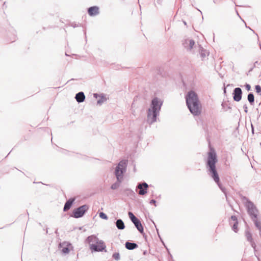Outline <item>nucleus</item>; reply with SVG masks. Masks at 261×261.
<instances>
[{"label":"nucleus","instance_id":"nucleus-1","mask_svg":"<svg viewBox=\"0 0 261 261\" xmlns=\"http://www.w3.org/2000/svg\"><path fill=\"white\" fill-rule=\"evenodd\" d=\"M218 162V156L215 149L210 147L207 152V158L205 160V167L207 175L217 184L221 190L226 194V189L224 188L220 179L216 165Z\"/></svg>","mask_w":261,"mask_h":261},{"label":"nucleus","instance_id":"nucleus-2","mask_svg":"<svg viewBox=\"0 0 261 261\" xmlns=\"http://www.w3.org/2000/svg\"><path fill=\"white\" fill-rule=\"evenodd\" d=\"M186 103L190 113L195 116L201 113L202 106L198 94L193 90H190L185 95Z\"/></svg>","mask_w":261,"mask_h":261},{"label":"nucleus","instance_id":"nucleus-3","mask_svg":"<svg viewBox=\"0 0 261 261\" xmlns=\"http://www.w3.org/2000/svg\"><path fill=\"white\" fill-rule=\"evenodd\" d=\"M163 104V100L158 97H154L151 99L147 113V122L148 124H152L156 121Z\"/></svg>","mask_w":261,"mask_h":261},{"label":"nucleus","instance_id":"nucleus-4","mask_svg":"<svg viewBox=\"0 0 261 261\" xmlns=\"http://www.w3.org/2000/svg\"><path fill=\"white\" fill-rule=\"evenodd\" d=\"M85 242L89 244V249L92 253L107 252L106 245L104 241L99 240L95 234H92L87 237Z\"/></svg>","mask_w":261,"mask_h":261},{"label":"nucleus","instance_id":"nucleus-5","mask_svg":"<svg viewBox=\"0 0 261 261\" xmlns=\"http://www.w3.org/2000/svg\"><path fill=\"white\" fill-rule=\"evenodd\" d=\"M127 165V161L123 160L120 161L117 165L114 172L117 181L111 185V189L112 190H116L119 187L123 180L124 174L126 172Z\"/></svg>","mask_w":261,"mask_h":261},{"label":"nucleus","instance_id":"nucleus-6","mask_svg":"<svg viewBox=\"0 0 261 261\" xmlns=\"http://www.w3.org/2000/svg\"><path fill=\"white\" fill-rule=\"evenodd\" d=\"M241 199L245 200V206L247 213L250 217L251 220L257 218L258 210L254 204L245 196L241 195Z\"/></svg>","mask_w":261,"mask_h":261},{"label":"nucleus","instance_id":"nucleus-7","mask_svg":"<svg viewBox=\"0 0 261 261\" xmlns=\"http://www.w3.org/2000/svg\"><path fill=\"white\" fill-rule=\"evenodd\" d=\"M89 208V206L88 205L86 204L82 205L73 210L71 217L76 219L82 218L87 212Z\"/></svg>","mask_w":261,"mask_h":261},{"label":"nucleus","instance_id":"nucleus-8","mask_svg":"<svg viewBox=\"0 0 261 261\" xmlns=\"http://www.w3.org/2000/svg\"><path fill=\"white\" fill-rule=\"evenodd\" d=\"M149 185L145 181L143 182H139L137 186V188L139 189L138 192L140 195H144L148 192Z\"/></svg>","mask_w":261,"mask_h":261},{"label":"nucleus","instance_id":"nucleus-9","mask_svg":"<svg viewBox=\"0 0 261 261\" xmlns=\"http://www.w3.org/2000/svg\"><path fill=\"white\" fill-rule=\"evenodd\" d=\"M229 225L231 227L232 230L235 232H237L239 230L238 226L239 224L238 218L236 215H232L230 217L229 221Z\"/></svg>","mask_w":261,"mask_h":261},{"label":"nucleus","instance_id":"nucleus-10","mask_svg":"<svg viewBox=\"0 0 261 261\" xmlns=\"http://www.w3.org/2000/svg\"><path fill=\"white\" fill-rule=\"evenodd\" d=\"M242 90L240 88H235L232 92V97L233 100L237 102L240 101L242 99Z\"/></svg>","mask_w":261,"mask_h":261},{"label":"nucleus","instance_id":"nucleus-11","mask_svg":"<svg viewBox=\"0 0 261 261\" xmlns=\"http://www.w3.org/2000/svg\"><path fill=\"white\" fill-rule=\"evenodd\" d=\"M88 14L90 16H95L99 14V8L97 6L90 7L87 9Z\"/></svg>","mask_w":261,"mask_h":261},{"label":"nucleus","instance_id":"nucleus-12","mask_svg":"<svg viewBox=\"0 0 261 261\" xmlns=\"http://www.w3.org/2000/svg\"><path fill=\"white\" fill-rule=\"evenodd\" d=\"M93 97L96 99H97V105H101L105 101L107 100V97L106 95L102 93L100 95L98 93H94Z\"/></svg>","mask_w":261,"mask_h":261},{"label":"nucleus","instance_id":"nucleus-13","mask_svg":"<svg viewBox=\"0 0 261 261\" xmlns=\"http://www.w3.org/2000/svg\"><path fill=\"white\" fill-rule=\"evenodd\" d=\"M75 200V198L74 197H71L68 200H67L65 203L63 211L67 212L69 210L73 204L74 201Z\"/></svg>","mask_w":261,"mask_h":261},{"label":"nucleus","instance_id":"nucleus-14","mask_svg":"<svg viewBox=\"0 0 261 261\" xmlns=\"http://www.w3.org/2000/svg\"><path fill=\"white\" fill-rule=\"evenodd\" d=\"M125 248L129 250H132L138 247V245L133 242L127 241L125 243Z\"/></svg>","mask_w":261,"mask_h":261},{"label":"nucleus","instance_id":"nucleus-15","mask_svg":"<svg viewBox=\"0 0 261 261\" xmlns=\"http://www.w3.org/2000/svg\"><path fill=\"white\" fill-rule=\"evenodd\" d=\"M75 98L78 103H81L85 101V95L83 92L81 91L75 94Z\"/></svg>","mask_w":261,"mask_h":261},{"label":"nucleus","instance_id":"nucleus-16","mask_svg":"<svg viewBox=\"0 0 261 261\" xmlns=\"http://www.w3.org/2000/svg\"><path fill=\"white\" fill-rule=\"evenodd\" d=\"M134 224L141 234L144 233V227L140 220L135 222Z\"/></svg>","mask_w":261,"mask_h":261},{"label":"nucleus","instance_id":"nucleus-17","mask_svg":"<svg viewBox=\"0 0 261 261\" xmlns=\"http://www.w3.org/2000/svg\"><path fill=\"white\" fill-rule=\"evenodd\" d=\"M115 225L117 228L119 230H123L125 227L124 223L123 222V220L121 219H118L116 220Z\"/></svg>","mask_w":261,"mask_h":261},{"label":"nucleus","instance_id":"nucleus-18","mask_svg":"<svg viewBox=\"0 0 261 261\" xmlns=\"http://www.w3.org/2000/svg\"><path fill=\"white\" fill-rule=\"evenodd\" d=\"M156 75L155 78H156L157 80H158L159 77H164L166 74L165 72L164 71L163 69L160 67H158L156 69Z\"/></svg>","mask_w":261,"mask_h":261},{"label":"nucleus","instance_id":"nucleus-19","mask_svg":"<svg viewBox=\"0 0 261 261\" xmlns=\"http://www.w3.org/2000/svg\"><path fill=\"white\" fill-rule=\"evenodd\" d=\"M71 246L70 243H67L65 246L62 247L61 245L59 246V247H62L61 252L63 254H67L70 252V246Z\"/></svg>","mask_w":261,"mask_h":261},{"label":"nucleus","instance_id":"nucleus-20","mask_svg":"<svg viewBox=\"0 0 261 261\" xmlns=\"http://www.w3.org/2000/svg\"><path fill=\"white\" fill-rule=\"evenodd\" d=\"M247 100L250 105L254 106V95L252 92H250L247 95Z\"/></svg>","mask_w":261,"mask_h":261},{"label":"nucleus","instance_id":"nucleus-21","mask_svg":"<svg viewBox=\"0 0 261 261\" xmlns=\"http://www.w3.org/2000/svg\"><path fill=\"white\" fill-rule=\"evenodd\" d=\"M199 49V54L200 57L202 58H204L206 57V50L204 49L203 47L200 44H198Z\"/></svg>","mask_w":261,"mask_h":261},{"label":"nucleus","instance_id":"nucleus-22","mask_svg":"<svg viewBox=\"0 0 261 261\" xmlns=\"http://www.w3.org/2000/svg\"><path fill=\"white\" fill-rule=\"evenodd\" d=\"M125 193L127 196L130 197L131 198H135V193L130 189H125Z\"/></svg>","mask_w":261,"mask_h":261},{"label":"nucleus","instance_id":"nucleus-23","mask_svg":"<svg viewBox=\"0 0 261 261\" xmlns=\"http://www.w3.org/2000/svg\"><path fill=\"white\" fill-rule=\"evenodd\" d=\"M245 237L247 239V240L248 241V242H250L252 240H253V238H252V233H251V232L248 230V229H246L245 231Z\"/></svg>","mask_w":261,"mask_h":261},{"label":"nucleus","instance_id":"nucleus-24","mask_svg":"<svg viewBox=\"0 0 261 261\" xmlns=\"http://www.w3.org/2000/svg\"><path fill=\"white\" fill-rule=\"evenodd\" d=\"M251 220L253 222L255 226L258 230L261 229V221L258 220V218Z\"/></svg>","mask_w":261,"mask_h":261},{"label":"nucleus","instance_id":"nucleus-25","mask_svg":"<svg viewBox=\"0 0 261 261\" xmlns=\"http://www.w3.org/2000/svg\"><path fill=\"white\" fill-rule=\"evenodd\" d=\"M221 106L222 107V109L225 111H228L229 110H231V107L230 106V103L229 104H227L226 102H223L222 103V104H221Z\"/></svg>","mask_w":261,"mask_h":261},{"label":"nucleus","instance_id":"nucleus-26","mask_svg":"<svg viewBox=\"0 0 261 261\" xmlns=\"http://www.w3.org/2000/svg\"><path fill=\"white\" fill-rule=\"evenodd\" d=\"M195 44V41L193 39H190L189 41V46L187 48L188 50H191L194 47Z\"/></svg>","mask_w":261,"mask_h":261},{"label":"nucleus","instance_id":"nucleus-27","mask_svg":"<svg viewBox=\"0 0 261 261\" xmlns=\"http://www.w3.org/2000/svg\"><path fill=\"white\" fill-rule=\"evenodd\" d=\"M255 90L258 95H261V86L259 85L255 86Z\"/></svg>","mask_w":261,"mask_h":261},{"label":"nucleus","instance_id":"nucleus-28","mask_svg":"<svg viewBox=\"0 0 261 261\" xmlns=\"http://www.w3.org/2000/svg\"><path fill=\"white\" fill-rule=\"evenodd\" d=\"M99 216L102 219L106 220L108 219V216L107 215V214H106L103 212H100L99 214Z\"/></svg>","mask_w":261,"mask_h":261},{"label":"nucleus","instance_id":"nucleus-29","mask_svg":"<svg viewBox=\"0 0 261 261\" xmlns=\"http://www.w3.org/2000/svg\"><path fill=\"white\" fill-rule=\"evenodd\" d=\"M112 257L116 260H118L120 258L119 252H115L113 254Z\"/></svg>","mask_w":261,"mask_h":261},{"label":"nucleus","instance_id":"nucleus-30","mask_svg":"<svg viewBox=\"0 0 261 261\" xmlns=\"http://www.w3.org/2000/svg\"><path fill=\"white\" fill-rule=\"evenodd\" d=\"M244 87L247 91H249L251 90V87L250 84L245 83Z\"/></svg>","mask_w":261,"mask_h":261},{"label":"nucleus","instance_id":"nucleus-31","mask_svg":"<svg viewBox=\"0 0 261 261\" xmlns=\"http://www.w3.org/2000/svg\"><path fill=\"white\" fill-rule=\"evenodd\" d=\"M14 32L13 33L12 38H11L10 40H9L10 42H13L15 41L16 39V35L15 34V31H14Z\"/></svg>","mask_w":261,"mask_h":261},{"label":"nucleus","instance_id":"nucleus-32","mask_svg":"<svg viewBox=\"0 0 261 261\" xmlns=\"http://www.w3.org/2000/svg\"><path fill=\"white\" fill-rule=\"evenodd\" d=\"M189 40L186 39L182 42V44L185 48H188V45L189 44Z\"/></svg>","mask_w":261,"mask_h":261},{"label":"nucleus","instance_id":"nucleus-33","mask_svg":"<svg viewBox=\"0 0 261 261\" xmlns=\"http://www.w3.org/2000/svg\"><path fill=\"white\" fill-rule=\"evenodd\" d=\"M251 247L253 248L254 250L255 251L256 245L253 240L249 242Z\"/></svg>","mask_w":261,"mask_h":261},{"label":"nucleus","instance_id":"nucleus-34","mask_svg":"<svg viewBox=\"0 0 261 261\" xmlns=\"http://www.w3.org/2000/svg\"><path fill=\"white\" fill-rule=\"evenodd\" d=\"M128 215L129 218V219H130V220H131L132 219H133V218H135V217H136V216L134 215V214H133L132 212H129L128 213Z\"/></svg>","mask_w":261,"mask_h":261},{"label":"nucleus","instance_id":"nucleus-35","mask_svg":"<svg viewBox=\"0 0 261 261\" xmlns=\"http://www.w3.org/2000/svg\"><path fill=\"white\" fill-rule=\"evenodd\" d=\"M70 25L71 27H72L73 28H75L81 26V24L80 23L77 24L74 22L71 23Z\"/></svg>","mask_w":261,"mask_h":261},{"label":"nucleus","instance_id":"nucleus-36","mask_svg":"<svg viewBox=\"0 0 261 261\" xmlns=\"http://www.w3.org/2000/svg\"><path fill=\"white\" fill-rule=\"evenodd\" d=\"M163 0H156V3H154V6L155 7H156V4H157L158 5H159L160 6H162V4H163Z\"/></svg>","mask_w":261,"mask_h":261},{"label":"nucleus","instance_id":"nucleus-37","mask_svg":"<svg viewBox=\"0 0 261 261\" xmlns=\"http://www.w3.org/2000/svg\"><path fill=\"white\" fill-rule=\"evenodd\" d=\"M149 203L150 204H154L155 206H156L157 205H156V201L154 199H152L151 200H150V202H149Z\"/></svg>","mask_w":261,"mask_h":261},{"label":"nucleus","instance_id":"nucleus-38","mask_svg":"<svg viewBox=\"0 0 261 261\" xmlns=\"http://www.w3.org/2000/svg\"><path fill=\"white\" fill-rule=\"evenodd\" d=\"M243 109H244V112H245L246 113H248V107H247V104H245V105H244V106H243Z\"/></svg>","mask_w":261,"mask_h":261},{"label":"nucleus","instance_id":"nucleus-39","mask_svg":"<svg viewBox=\"0 0 261 261\" xmlns=\"http://www.w3.org/2000/svg\"><path fill=\"white\" fill-rule=\"evenodd\" d=\"M158 237H159V238L160 239V241L162 243L163 245L165 246V243L164 242V241H163V239L162 238V237H161L159 232H158Z\"/></svg>","mask_w":261,"mask_h":261},{"label":"nucleus","instance_id":"nucleus-40","mask_svg":"<svg viewBox=\"0 0 261 261\" xmlns=\"http://www.w3.org/2000/svg\"><path fill=\"white\" fill-rule=\"evenodd\" d=\"M260 63H261V62H258L257 61H255L254 63L253 67H256L257 66V65H260Z\"/></svg>","mask_w":261,"mask_h":261},{"label":"nucleus","instance_id":"nucleus-41","mask_svg":"<svg viewBox=\"0 0 261 261\" xmlns=\"http://www.w3.org/2000/svg\"><path fill=\"white\" fill-rule=\"evenodd\" d=\"M139 219L137 218L136 217H135V218H133V219L131 220V221L133 223V224L137 222V221H138Z\"/></svg>","mask_w":261,"mask_h":261},{"label":"nucleus","instance_id":"nucleus-42","mask_svg":"<svg viewBox=\"0 0 261 261\" xmlns=\"http://www.w3.org/2000/svg\"><path fill=\"white\" fill-rule=\"evenodd\" d=\"M89 158L86 155H82V158L81 159H83V160H87L89 159Z\"/></svg>","mask_w":261,"mask_h":261},{"label":"nucleus","instance_id":"nucleus-43","mask_svg":"<svg viewBox=\"0 0 261 261\" xmlns=\"http://www.w3.org/2000/svg\"><path fill=\"white\" fill-rule=\"evenodd\" d=\"M256 36L257 37V43H258V45H259V46L260 49H261V43H260V42H259V37H258V36L257 34H256Z\"/></svg>","mask_w":261,"mask_h":261},{"label":"nucleus","instance_id":"nucleus-44","mask_svg":"<svg viewBox=\"0 0 261 261\" xmlns=\"http://www.w3.org/2000/svg\"><path fill=\"white\" fill-rule=\"evenodd\" d=\"M223 89V93L224 94H225L226 93V88L225 87V84H224Z\"/></svg>","mask_w":261,"mask_h":261},{"label":"nucleus","instance_id":"nucleus-45","mask_svg":"<svg viewBox=\"0 0 261 261\" xmlns=\"http://www.w3.org/2000/svg\"><path fill=\"white\" fill-rule=\"evenodd\" d=\"M244 23H245V26H246V27L247 28H248L249 29H250V30H251V31H252L254 34H256V33H255V31H254L253 30L251 29L249 27H247V25H246V24L245 22Z\"/></svg>","mask_w":261,"mask_h":261},{"label":"nucleus","instance_id":"nucleus-46","mask_svg":"<svg viewBox=\"0 0 261 261\" xmlns=\"http://www.w3.org/2000/svg\"><path fill=\"white\" fill-rule=\"evenodd\" d=\"M221 0H213V2L214 4H218L219 3Z\"/></svg>","mask_w":261,"mask_h":261},{"label":"nucleus","instance_id":"nucleus-47","mask_svg":"<svg viewBox=\"0 0 261 261\" xmlns=\"http://www.w3.org/2000/svg\"><path fill=\"white\" fill-rule=\"evenodd\" d=\"M251 131H252V133L254 134V127L252 124H251Z\"/></svg>","mask_w":261,"mask_h":261},{"label":"nucleus","instance_id":"nucleus-48","mask_svg":"<svg viewBox=\"0 0 261 261\" xmlns=\"http://www.w3.org/2000/svg\"><path fill=\"white\" fill-rule=\"evenodd\" d=\"M236 12H237V15H238V16H239V17L241 19V20H242L244 22H245L244 20H243V19L240 17V15H239V13L238 12V11H236Z\"/></svg>","mask_w":261,"mask_h":261},{"label":"nucleus","instance_id":"nucleus-49","mask_svg":"<svg viewBox=\"0 0 261 261\" xmlns=\"http://www.w3.org/2000/svg\"><path fill=\"white\" fill-rule=\"evenodd\" d=\"M153 224H154V225H155V228H156V230L157 233L158 234V232H159V229H158V228H157V227H156V225H155V223H154V222H153Z\"/></svg>","mask_w":261,"mask_h":261},{"label":"nucleus","instance_id":"nucleus-50","mask_svg":"<svg viewBox=\"0 0 261 261\" xmlns=\"http://www.w3.org/2000/svg\"><path fill=\"white\" fill-rule=\"evenodd\" d=\"M141 234L143 236V237L145 239H146L147 236H146V234L144 232V233Z\"/></svg>","mask_w":261,"mask_h":261},{"label":"nucleus","instance_id":"nucleus-51","mask_svg":"<svg viewBox=\"0 0 261 261\" xmlns=\"http://www.w3.org/2000/svg\"><path fill=\"white\" fill-rule=\"evenodd\" d=\"M165 247L166 248L167 250L168 251H169V249L167 248V247L166 246H165ZM168 252H169V251H168ZM169 254L170 256L172 258V256L170 252H169Z\"/></svg>","mask_w":261,"mask_h":261},{"label":"nucleus","instance_id":"nucleus-52","mask_svg":"<svg viewBox=\"0 0 261 261\" xmlns=\"http://www.w3.org/2000/svg\"><path fill=\"white\" fill-rule=\"evenodd\" d=\"M259 236L261 238V229H259Z\"/></svg>","mask_w":261,"mask_h":261},{"label":"nucleus","instance_id":"nucleus-53","mask_svg":"<svg viewBox=\"0 0 261 261\" xmlns=\"http://www.w3.org/2000/svg\"><path fill=\"white\" fill-rule=\"evenodd\" d=\"M146 253H147V251H146V250H144V251H143V254H144V255H146Z\"/></svg>","mask_w":261,"mask_h":261},{"label":"nucleus","instance_id":"nucleus-54","mask_svg":"<svg viewBox=\"0 0 261 261\" xmlns=\"http://www.w3.org/2000/svg\"><path fill=\"white\" fill-rule=\"evenodd\" d=\"M55 233L57 234H58V229H57L55 231Z\"/></svg>","mask_w":261,"mask_h":261},{"label":"nucleus","instance_id":"nucleus-55","mask_svg":"<svg viewBox=\"0 0 261 261\" xmlns=\"http://www.w3.org/2000/svg\"><path fill=\"white\" fill-rule=\"evenodd\" d=\"M33 183H34V184H37V182L34 181V182H33ZM39 183H41V184H42V182H37V184H39Z\"/></svg>","mask_w":261,"mask_h":261},{"label":"nucleus","instance_id":"nucleus-56","mask_svg":"<svg viewBox=\"0 0 261 261\" xmlns=\"http://www.w3.org/2000/svg\"><path fill=\"white\" fill-rule=\"evenodd\" d=\"M48 233V228L46 227V234H47Z\"/></svg>","mask_w":261,"mask_h":261},{"label":"nucleus","instance_id":"nucleus-57","mask_svg":"<svg viewBox=\"0 0 261 261\" xmlns=\"http://www.w3.org/2000/svg\"><path fill=\"white\" fill-rule=\"evenodd\" d=\"M84 34L85 35V37H86V32L85 30L84 31Z\"/></svg>","mask_w":261,"mask_h":261},{"label":"nucleus","instance_id":"nucleus-58","mask_svg":"<svg viewBox=\"0 0 261 261\" xmlns=\"http://www.w3.org/2000/svg\"><path fill=\"white\" fill-rule=\"evenodd\" d=\"M253 68H254L253 67L252 68H251L250 69L249 71H251L253 70Z\"/></svg>","mask_w":261,"mask_h":261},{"label":"nucleus","instance_id":"nucleus-59","mask_svg":"<svg viewBox=\"0 0 261 261\" xmlns=\"http://www.w3.org/2000/svg\"><path fill=\"white\" fill-rule=\"evenodd\" d=\"M6 6V2L4 3L3 6Z\"/></svg>","mask_w":261,"mask_h":261},{"label":"nucleus","instance_id":"nucleus-60","mask_svg":"<svg viewBox=\"0 0 261 261\" xmlns=\"http://www.w3.org/2000/svg\"><path fill=\"white\" fill-rule=\"evenodd\" d=\"M82 227H80L79 228V229L81 230V229H82Z\"/></svg>","mask_w":261,"mask_h":261},{"label":"nucleus","instance_id":"nucleus-61","mask_svg":"<svg viewBox=\"0 0 261 261\" xmlns=\"http://www.w3.org/2000/svg\"><path fill=\"white\" fill-rule=\"evenodd\" d=\"M229 86H230V84H229L227 85V87Z\"/></svg>","mask_w":261,"mask_h":261},{"label":"nucleus","instance_id":"nucleus-62","mask_svg":"<svg viewBox=\"0 0 261 261\" xmlns=\"http://www.w3.org/2000/svg\"><path fill=\"white\" fill-rule=\"evenodd\" d=\"M197 10H198V11H200L201 13H202V12L200 11V10H199V9H197Z\"/></svg>","mask_w":261,"mask_h":261},{"label":"nucleus","instance_id":"nucleus-63","mask_svg":"<svg viewBox=\"0 0 261 261\" xmlns=\"http://www.w3.org/2000/svg\"><path fill=\"white\" fill-rule=\"evenodd\" d=\"M136 98V97H135V98H134V101H135Z\"/></svg>","mask_w":261,"mask_h":261},{"label":"nucleus","instance_id":"nucleus-64","mask_svg":"<svg viewBox=\"0 0 261 261\" xmlns=\"http://www.w3.org/2000/svg\"><path fill=\"white\" fill-rule=\"evenodd\" d=\"M184 24H186V22L185 21H184Z\"/></svg>","mask_w":261,"mask_h":261}]
</instances>
